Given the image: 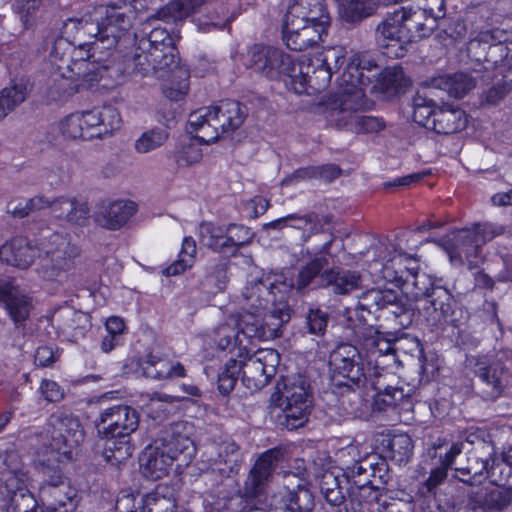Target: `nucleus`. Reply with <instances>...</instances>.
<instances>
[{
    "label": "nucleus",
    "mask_w": 512,
    "mask_h": 512,
    "mask_svg": "<svg viewBox=\"0 0 512 512\" xmlns=\"http://www.w3.org/2000/svg\"><path fill=\"white\" fill-rule=\"evenodd\" d=\"M208 0H172L157 12V17L165 21L182 20Z\"/></svg>",
    "instance_id": "6e6d98bb"
},
{
    "label": "nucleus",
    "mask_w": 512,
    "mask_h": 512,
    "mask_svg": "<svg viewBox=\"0 0 512 512\" xmlns=\"http://www.w3.org/2000/svg\"><path fill=\"white\" fill-rule=\"evenodd\" d=\"M116 512H175L176 499L173 489L158 485L152 492L137 499L133 494H125L116 502Z\"/></svg>",
    "instance_id": "412c9836"
},
{
    "label": "nucleus",
    "mask_w": 512,
    "mask_h": 512,
    "mask_svg": "<svg viewBox=\"0 0 512 512\" xmlns=\"http://www.w3.org/2000/svg\"><path fill=\"white\" fill-rule=\"evenodd\" d=\"M332 75L324 65L315 64V57H303L298 63V77H295L294 83L302 86L300 93L306 90V86L320 92L329 85Z\"/></svg>",
    "instance_id": "c9c22d12"
},
{
    "label": "nucleus",
    "mask_w": 512,
    "mask_h": 512,
    "mask_svg": "<svg viewBox=\"0 0 512 512\" xmlns=\"http://www.w3.org/2000/svg\"><path fill=\"white\" fill-rule=\"evenodd\" d=\"M226 232L224 226L212 222H203L199 228L200 241L216 252L227 253Z\"/></svg>",
    "instance_id": "5fc2aeb1"
},
{
    "label": "nucleus",
    "mask_w": 512,
    "mask_h": 512,
    "mask_svg": "<svg viewBox=\"0 0 512 512\" xmlns=\"http://www.w3.org/2000/svg\"><path fill=\"white\" fill-rule=\"evenodd\" d=\"M51 453H56L55 460H71L73 450L84 441V431L77 417L65 412H58L50 419Z\"/></svg>",
    "instance_id": "ddd939ff"
},
{
    "label": "nucleus",
    "mask_w": 512,
    "mask_h": 512,
    "mask_svg": "<svg viewBox=\"0 0 512 512\" xmlns=\"http://www.w3.org/2000/svg\"><path fill=\"white\" fill-rule=\"evenodd\" d=\"M361 351L350 344H341L333 350L329 357L331 388H343L348 384L362 388L365 385L367 378L361 363Z\"/></svg>",
    "instance_id": "9b49d317"
},
{
    "label": "nucleus",
    "mask_w": 512,
    "mask_h": 512,
    "mask_svg": "<svg viewBox=\"0 0 512 512\" xmlns=\"http://www.w3.org/2000/svg\"><path fill=\"white\" fill-rule=\"evenodd\" d=\"M139 421L138 411L125 404L103 409L95 420L98 435L109 440L104 457L112 465H119L132 456L130 436L138 429Z\"/></svg>",
    "instance_id": "f03ea898"
},
{
    "label": "nucleus",
    "mask_w": 512,
    "mask_h": 512,
    "mask_svg": "<svg viewBox=\"0 0 512 512\" xmlns=\"http://www.w3.org/2000/svg\"><path fill=\"white\" fill-rule=\"evenodd\" d=\"M226 229L227 253L236 255L239 248L249 244L254 236L250 228L240 224H229Z\"/></svg>",
    "instance_id": "69168bd1"
},
{
    "label": "nucleus",
    "mask_w": 512,
    "mask_h": 512,
    "mask_svg": "<svg viewBox=\"0 0 512 512\" xmlns=\"http://www.w3.org/2000/svg\"><path fill=\"white\" fill-rule=\"evenodd\" d=\"M286 217L288 227L298 230H304L309 227V233H303L302 235L303 242H307L312 235L322 232L324 224L330 222V218L328 216L320 217L314 211L303 215L293 213Z\"/></svg>",
    "instance_id": "3c124183"
},
{
    "label": "nucleus",
    "mask_w": 512,
    "mask_h": 512,
    "mask_svg": "<svg viewBox=\"0 0 512 512\" xmlns=\"http://www.w3.org/2000/svg\"><path fill=\"white\" fill-rule=\"evenodd\" d=\"M294 476L287 479V492L283 497L281 506L270 508L269 512H312L314 498L308 488H305L303 480L296 486L293 485Z\"/></svg>",
    "instance_id": "e433bc0d"
},
{
    "label": "nucleus",
    "mask_w": 512,
    "mask_h": 512,
    "mask_svg": "<svg viewBox=\"0 0 512 512\" xmlns=\"http://www.w3.org/2000/svg\"><path fill=\"white\" fill-rule=\"evenodd\" d=\"M467 361L477 378V395L484 401H495L501 397L508 383L504 365L489 362L485 357H472Z\"/></svg>",
    "instance_id": "f3484780"
},
{
    "label": "nucleus",
    "mask_w": 512,
    "mask_h": 512,
    "mask_svg": "<svg viewBox=\"0 0 512 512\" xmlns=\"http://www.w3.org/2000/svg\"><path fill=\"white\" fill-rule=\"evenodd\" d=\"M136 210L134 202L117 200L101 206L94 218L101 227L109 230H118L131 219Z\"/></svg>",
    "instance_id": "f704fd0d"
},
{
    "label": "nucleus",
    "mask_w": 512,
    "mask_h": 512,
    "mask_svg": "<svg viewBox=\"0 0 512 512\" xmlns=\"http://www.w3.org/2000/svg\"><path fill=\"white\" fill-rule=\"evenodd\" d=\"M405 286L417 305H421L429 297L432 289L437 287L434 286L430 277L423 272L410 273L406 277Z\"/></svg>",
    "instance_id": "bf43d9fd"
},
{
    "label": "nucleus",
    "mask_w": 512,
    "mask_h": 512,
    "mask_svg": "<svg viewBox=\"0 0 512 512\" xmlns=\"http://www.w3.org/2000/svg\"><path fill=\"white\" fill-rule=\"evenodd\" d=\"M291 318V310L287 303L269 311L243 309L240 313L232 314V320L237 324L241 335L249 342L254 340L268 341L280 336V329Z\"/></svg>",
    "instance_id": "6e6552de"
},
{
    "label": "nucleus",
    "mask_w": 512,
    "mask_h": 512,
    "mask_svg": "<svg viewBox=\"0 0 512 512\" xmlns=\"http://www.w3.org/2000/svg\"><path fill=\"white\" fill-rule=\"evenodd\" d=\"M309 387L307 378L300 374L285 377L277 384V391L272 395L271 401L281 408L279 423L288 430L302 427L308 419L311 406Z\"/></svg>",
    "instance_id": "0eeeda50"
},
{
    "label": "nucleus",
    "mask_w": 512,
    "mask_h": 512,
    "mask_svg": "<svg viewBox=\"0 0 512 512\" xmlns=\"http://www.w3.org/2000/svg\"><path fill=\"white\" fill-rule=\"evenodd\" d=\"M78 44H74L73 57H71V70L67 71V75H71L70 78L83 81H98L104 76V72L107 71L109 66L102 64L106 61L103 55L105 51L103 49L94 48V39L92 41H84L79 39Z\"/></svg>",
    "instance_id": "a211bd4d"
},
{
    "label": "nucleus",
    "mask_w": 512,
    "mask_h": 512,
    "mask_svg": "<svg viewBox=\"0 0 512 512\" xmlns=\"http://www.w3.org/2000/svg\"><path fill=\"white\" fill-rule=\"evenodd\" d=\"M332 392L338 397L339 406L347 416L364 418L369 415L372 404L363 397L361 388L348 384L343 388L332 387Z\"/></svg>",
    "instance_id": "4c0bfd02"
},
{
    "label": "nucleus",
    "mask_w": 512,
    "mask_h": 512,
    "mask_svg": "<svg viewBox=\"0 0 512 512\" xmlns=\"http://www.w3.org/2000/svg\"><path fill=\"white\" fill-rule=\"evenodd\" d=\"M194 453V444L188 436L165 431L141 452V473L151 480L161 479L169 474L174 462L179 467L188 465Z\"/></svg>",
    "instance_id": "20e7f679"
},
{
    "label": "nucleus",
    "mask_w": 512,
    "mask_h": 512,
    "mask_svg": "<svg viewBox=\"0 0 512 512\" xmlns=\"http://www.w3.org/2000/svg\"><path fill=\"white\" fill-rule=\"evenodd\" d=\"M330 26L311 23L290 25L283 22L282 34L287 47L294 51H303L323 41Z\"/></svg>",
    "instance_id": "7c9ffc66"
},
{
    "label": "nucleus",
    "mask_w": 512,
    "mask_h": 512,
    "mask_svg": "<svg viewBox=\"0 0 512 512\" xmlns=\"http://www.w3.org/2000/svg\"><path fill=\"white\" fill-rule=\"evenodd\" d=\"M349 326L354 331L360 349L366 353L369 363H374L377 368L382 370L398 366L395 343L386 339L374 328L372 323L349 322Z\"/></svg>",
    "instance_id": "4468645a"
},
{
    "label": "nucleus",
    "mask_w": 512,
    "mask_h": 512,
    "mask_svg": "<svg viewBox=\"0 0 512 512\" xmlns=\"http://www.w3.org/2000/svg\"><path fill=\"white\" fill-rule=\"evenodd\" d=\"M322 281L323 287L331 286L335 294L344 295L360 286L361 276L357 271L334 267L323 272Z\"/></svg>",
    "instance_id": "37998d69"
},
{
    "label": "nucleus",
    "mask_w": 512,
    "mask_h": 512,
    "mask_svg": "<svg viewBox=\"0 0 512 512\" xmlns=\"http://www.w3.org/2000/svg\"><path fill=\"white\" fill-rule=\"evenodd\" d=\"M364 107L365 102L359 92L354 93L352 98L333 96L328 104L327 117L338 129L352 131L358 112Z\"/></svg>",
    "instance_id": "c756f323"
},
{
    "label": "nucleus",
    "mask_w": 512,
    "mask_h": 512,
    "mask_svg": "<svg viewBox=\"0 0 512 512\" xmlns=\"http://www.w3.org/2000/svg\"><path fill=\"white\" fill-rule=\"evenodd\" d=\"M242 372V360L230 358L218 374V390L221 394H229L235 387L239 374Z\"/></svg>",
    "instance_id": "0e129e2a"
},
{
    "label": "nucleus",
    "mask_w": 512,
    "mask_h": 512,
    "mask_svg": "<svg viewBox=\"0 0 512 512\" xmlns=\"http://www.w3.org/2000/svg\"><path fill=\"white\" fill-rule=\"evenodd\" d=\"M49 247L40 257L35 268L38 277L47 282L65 284L70 280L75 269L76 248L61 234L54 233L49 237Z\"/></svg>",
    "instance_id": "1a4fd4ad"
},
{
    "label": "nucleus",
    "mask_w": 512,
    "mask_h": 512,
    "mask_svg": "<svg viewBox=\"0 0 512 512\" xmlns=\"http://www.w3.org/2000/svg\"><path fill=\"white\" fill-rule=\"evenodd\" d=\"M131 28L132 11L128 5L113 2L99 5L80 18L64 21L65 34L76 35L79 39H94V48L103 49L106 57Z\"/></svg>",
    "instance_id": "f257e3e1"
},
{
    "label": "nucleus",
    "mask_w": 512,
    "mask_h": 512,
    "mask_svg": "<svg viewBox=\"0 0 512 512\" xmlns=\"http://www.w3.org/2000/svg\"><path fill=\"white\" fill-rule=\"evenodd\" d=\"M413 113L412 119L414 122L427 129H432L434 122V113L437 111L433 100L417 94L412 102Z\"/></svg>",
    "instance_id": "680f3d73"
},
{
    "label": "nucleus",
    "mask_w": 512,
    "mask_h": 512,
    "mask_svg": "<svg viewBox=\"0 0 512 512\" xmlns=\"http://www.w3.org/2000/svg\"><path fill=\"white\" fill-rule=\"evenodd\" d=\"M465 442L471 448H466V462L455 468L456 478L469 486H477L488 479L496 448L492 441L474 434L469 435Z\"/></svg>",
    "instance_id": "9d476101"
},
{
    "label": "nucleus",
    "mask_w": 512,
    "mask_h": 512,
    "mask_svg": "<svg viewBox=\"0 0 512 512\" xmlns=\"http://www.w3.org/2000/svg\"><path fill=\"white\" fill-rule=\"evenodd\" d=\"M333 241V237L326 241L319 250V253L299 270L296 280L291 284V287L297 292L304 293L310 285L323 287L322 275L329 265L327 255L330 253Z\"/></svg>",
    "instance_id": "2f4dec72"
},
{
    "label": "nucleus",
    "mask_w": 512,
    "mask_h": 512,
    "mask_svg": "<svg viewBox=\"0 0 512 512\" xmlns=\"http://www.w3.org/2000/svg\"><path fill=\"white\" fill-rule=\"evenodd\" d=\"M383 442L386 457L399 465L408 462L413 454V441L407 434H397Z\"/></svg>",
    "instance_id": "864d4df0"
},
{
    "label": "nucleus",
    "mask_w": 512,
    "mask_h": 512,
    "mask_svg": "<svg viewBox=\"0 0 512 512\" xmlns=\"http://www.w3.org/2000/svg\"><path fill=\"white\" fill-rule=\"evenodd\" d=\"M89 214L86 203L75 198L59 197L54 199L52 216L72 224L83 223Z\"/></svg>",
    "instance_id": "de8ad7c7"
},
{
    "label": "nucleus",
    "mask_w": 512,
    "mask_h": 512,
    "mask_svg": "<svg viewBox=\"0 0 512 512\" xmlns=\"http://www.w3.org/2000/svg\"><path fill=\"white\" fill-rule=\"evenodd\" d=\"M197 248L192 237H185L179 253V258L163 270L165 276H176L191 268L195 262Z\"/></svg>",
    "instance_id": "4d7b16f0"
},
{
    "label": "nucleus",
    "mask_w": 512,
    "mask_h": 512,
    "mask_svg": "<svg viewBox=\"0 0 512 512\" xmlns=\"http://www.w3.org/2000/svg\"><path fill=\"white\" fill-rule=\"evenodd\" d=\"M280 456V450L270 449L258 457L244 481L241 490L243 498L254 500L265 493Z\"/></svg>",
    "instance_id": "4be33fe9"
},
{
    "label": "nucleus",
    "mask_w": 512,
    "mask_h": 512,
    "mask_svg": "<svg viewBox=\"0 0 512 512\" xmlns=\"http://www.w3.org/2000/svg\"><path fill=\"white\" fill-rule=\"evenodd\" d=\"M511 504V489L483 488L467 494L463 512H503Z\"/></svg>",
    "instance_id": "bb28decb"
},
{
    "label": "nucleus",
    "mask_w": 512,
    "mask_h": 512,
    "mask_svg": "<svg viewBox=\"0 0 512 512\" xmlns=\"http://www.w3.org/2000/svg\"><path fill=\"white\" fill-rule=\"evenodd\" d=\"M377 312H382L399 329L408 328L415 316L414 308L397 291L372 288L361 294L354 309H347V320L355 324L372 323Z\"/></svg>",
    "instance_id": "423d86ee"
},
{
    "label": "nucleus",
    "mask_w": 512,
    "mask_h": 512,
    "mask_svg": "<svg viewBox=\"0 0 512 512\" xmlns=\"http://www.w3.org/2000/svg\"><path fill=\"white\" fill-rule=\"evenodd\" d=\"M283 22L295 24H321L330 26L331 17L324 0H293L288 6Z\"/></svg>",
    "instance_id": "cd10ccee"
},
{
    "label": "nucleus",
    "mask_w": 512,
    "mask_h": 512,
    "mask_svg": "<svg viewBox=\"0 0 512 512\" xmlns=\"http://www.w3.org/2000/svg\"><path fill=\"white\" fill-rule=\"evenodd\" d=\"M142 369L146 377L158 380L185 375V369L179 362L174 363L155 356H149L144 362Z\"/></svg>",
    "instance_id": "09e8293b"
},
{
    "label": "nucleus",
    "mask_w": 512,
    "mask_h": 512,
    "mask_svg": "<svg viewBox=\"0 0 512 512\" xmlns=\"http://www.w3.org/2000/svg\"><path fill=\"white\" fill-rule=\"evenodd\" d=\"M168 139L165 129L154 128L144 132L135 142V150L138 153H149L161 147Z\"/></svg>",
    "instance_id": "774afa93"
},
{
    "label": "nucleus",
    "mask_w": 512,
    "mask_h": 512,
    "mask_svg": "<svg viewBox=\"0 0 512 512\" xmlns=\"http://www.w3.org/2000/svg\"><path fill=\"white\" fill-rule=\"evenodd\" d=\"M242 360V382L251 391L259 390L275 376L280 355L275 349H259Z\"/></svg>",
    "instance_id": "6ab92c4d"
},
{
    "label": "nucleus",
    "mask_w": 512,
    "mask_h": 512,
    "mask_svg": "<svg viewBox=\"0 0 512 512\" xmlns=\"http://www.w3.org/2000/svg\"><path fill=\"white\" fill-rule=\"evenodd\" d=\"M488 34H482L478 39L470 41L468 54L484 64L486 70H499L503 80L510 82L512 87V43H488Z\"/></svg>",
    "instance_id": "dca6fc26"
},
{
    "label": "nucleus",
    "mask_w": 512,
    "mask_h": 512,
    "mask_svg": "<svg viewBox=\"0 0 512 512\" xmlns=\"http://www.w3.org/2000/svg\"><path fill=\"white\" fill-rule=\"evenodd\" d=\"M361 69H364L361 62V56L359 54H355L350 58L346 68L339 78V87L333 96L352 98L354 93L359 92L361 94V99L364 100L365 94L361 87L363 83V73Z\"/></svg>",
    "instance_id": "58836bf2"
},
{
    "label": "nucleus",
    "mask_w": 512,
    "mask_h": 512,
    "mask_svg": "<svg viewBox=\"0 0 512 512\" xmlns=\"http://www.w3.org/2000/svg\"><path fill=\"white\" fill-rule=\"evenodd\" d=\"M411 407V389L400 385V381L384 393L376 394L372 403V408L379 412L395 409L408 411Z\"/></svg>",
    "instance_id": "ea45409f"
},
{
    "label": "nucleus",
    "mask_w": 512,
    "mask_h": 512,
    "mask_svg": "<svg viewBox=\"0 0 512 512\" xmlns=\"http://www.w3.org/2000/svg\"><path fill=\"white\" fill-rule=\"evenodd\" d=\"M29 491L22 478L13 471H5L0 477V495L4 504L16 498V495Z\"/></svg>",
    "instance_id": "338daca9"
},
{
    "label": "nucleus",
    "mask_w": 512,
    "mask_h": 512,
    "mask_svg": "<svg viewBox=\"0 0 512 512\" xmlns=\"http://www.w3.org/2000/svg\"><path fill=\"white\" fill-rule=\"evenodd\" d=\"M468 123V118L464 110L458 107L443 106L437 108L434 113V122L432 129L438 134H454L463 130Z\"/></svg>",
    "instance_id": "79ce46f5"
},
{
    "label": "nucleus",
    "mask_w": 512,
    "mask_h": 512,
    "mask_svg": "<svg viewBox=\"0 0 512 512\" xmlns=\"http://www.w3.org/2000/svg\"><path fill=\"white\" fill-rule=\"evenodd\" d=\"M404 14L398 10L389 13L375 29L377 44L383 49L382 53L390 58H401L406 54L407 32L403 30Z\"/></svg>",
    "instance_id": "5701e85b"
},
{
    "label": "nucleus",
    "mask_w": 512,
    "mask_h": 512,
    "mask_svg": "<svg viewBox=\"0 0 512 512\" xmlns=\"http://www.w3.org/2000/svg\"><path fill=\"white\" fill-rule=\"evenodd\" d=\"M241 332L237 328V324L233 322L230 315L225 323L220 324L214 331V342L220 350H229L233 352L237 350V357L248 355L247 347L240 338Z\"/></svg>",
    "instance_id": "c03bdc74"
},
{
    "label": "nucleus",
    "mask_w": 512,
    "mask_h": 512,
    "mask_svg": "<svg viewBox=\"0 0 512 512\" xmlns=\"http://www.w3.org/2000/svg\"><path fill=\"white\" fill-rule=\"evenodd\" d=\"M39 496L48 512H74L78 504L77 491L70 483L41 485Z\"/></svg>",
    "instance_id": "72a5a7b5"
},
{
    "label": "nucleus",
    "mask_w": 512,
    "mask_h": 512,
    "mask_svg": "<svg viewBox=\"0 0 512 512\" xmlns=\"http://www.w3.org/2000/svg\"><path fill=\"white\" fill-rule=\"evenodd\" d=\"M379 85L387 92L399 93L403 92L410 82L405 77L402 67L391 66L385 68L380 74Z\"/></svg>",
    "instance_id": "e2e57ef3"
},
{
    "label": "nucleus",
    "mask_w": 512,
    "mask_h": 512,
    "mask_svg": "<svg viewBox=\"0 0 512 512\" xmlns=\"http://www.w3.org/2000/svg\"><path fill=\"white\" fill-rule=\"evenodd\" d=\"M246 117L247 108L244 105L226 99L190 113L187 130L200 143L210 144L239 129Z\"/></svg>",
    "instance_id": "7ed1b4c3"
},
{
    "label": "nucleus",
    "mask_w": 512,
    "mask_h": 512,
    "mask_svg": "<svg viewBox=\"0 0 512 512\" xmlns=\"http://www.w3.org/2000/svg\"><path fill=\"white\" fill-rule=\"evenodd\" d=\"M135 39L139 43V49L143 51L154 47L175 45L172 36L166 28L152 27L151 23L145 24L140 33H135Z\"/></svg>",
    "instance_id": "603ef678"
},
{
    "label": "nucleus",
    "mask_w": 512,
    "mask_h": 512,
    "mask_svg": "<svg viewBox=\"0 0 512 512\" xmlns=\"http://www.w3.org/2000/svg\"><path fill=\"white\" fill-rule=\"evenodd\" d=\"M28 96L27 85L20 82H12L0 90V121L5 119L18 106L25 102Z\"/></svg>",
    "instance_id": "8fccbe9b"
},
{
    "label": "nucleus",
    "mask_w": 512,
    "mask_h": 512,
    "mask_svg": "<svg viewBox=\"0 0 512 512\" xmlns=\"http://www.w3.org/2000/svg\"><path fill=\"white\" fill-rule=\"evenodd\" d=\"M379 6V0H341L339 19L343 24L356 27L365 19L373 16Z\"/></svg>",
    "instance_id": "a19ab883"
},
{
    "label": "nucleus",
    "mask_w": 512,
    "mask_h": 512,
    "mask_svg": "<svg viewBox=\"0 0 512 512\" xmlns=\"http://www.w3.org/2000/svg\"><path fill=\"white\" fill-rule=\"evenodd\" d=\"M377 312H382L399 329L408 328L415 316L414 308L397 291L372 288L361 294L354 309H347V320L355 324L372 323Z\"/></svg>",
    "instance_id": "39448f33"
},
{
    "label": "nucleus",
    "mask_w": 512,
    "mask_h": 512,
    "mask_svg": "<svg viewBox=\"0 0 512 512\" xmlns=\"http://www.w3.org/2000/svg\"><path fill=\"white\" fill-rule=\"evenodd\" d=\"M241 462L239 447L230 438H214L205 445L202 463L207 471L216 476L217 481L238 474Z\"/></svg>",
    "instance_id": "2eb2a0df"
},
{
    "label": "nucleus",
    "mask_w": 512,
    "mask_h": 512,
    "mask_svg": "<svg viewBox=\"0 0 512 512\" xmlns=\"http://www.w3.org/2000/svg\"><path fill=\"white\" fill-rule=\"evenodd\" d=\"M38 255V248L23 236L14 237L0 246V261L21 270L28 269Z\"/></svg>",
    "instance_id": "473e14b6"
},
{
    "label": "nucleus",
    "mask_w": 512,
    "mask_h": 512,
    "mask_svg": "<svg viewBox=\"0 0 512 512\" xmlns=\"http://www.w3.org/2000/svg\"><path fill=\"white\" fill-rule=\"evenodd\" d=\"M253 69L270 79L288 76L295 80L298 71L293 57L282 49L270 46L255 47L251 57Z\"/></svg>",
    "instance_id": "aec40b11"
},
{
    "label": "nucleus",
    "mask_w": 512,
    "mask_h": 512,
    "mask_svg": "<svg viewBox=\"0 0 512 512\" xmlns=\"http://www.w3.org/2000/svg\"><path fill=\"white\" fill-rule=\"evenodd\" d=\"M455 307L453 295L445 288L438 286L432 289L429 297L416 308L425 317L428 325L437 327L452 321Z\"/></svg>",
    "instance_id": "a878e982"
},
{
    "label": "nucleus",
    "mask_w": 512,
    "mask_h": 512,
    "mask_svg": "<svg viewBox=\"0 0 512 512\" xmlns=\"http://www.w3.org/2000/svg\"><path fill=\"white\" fill-rule=\"evenodd\" d=\"M437 11L432 7L429 9L412 10L401 7L398 13L404 14L403 17V30L407 32V43L428 37L437 27V20L445 15L444 0H435Z\"/></svg>",
    "instance_id": "b1692460"
},
{
    "label": "nucleus",
    "mask_w": 512,
    "mask_h": 512,
    "mask_svg": "<svg viewBox=\"0 0 512 512\" xmlns=\"http://www.w3.org/2000/svg\"><path fill=\"white\" fill-rule=\"evenodd\" d=\"M274 279L270 275H250L242 291L244 309L255 311H269L278 307L282 302L275 303Z\"/></svg>",
    "instance_id": "393cba45"
},
{
    "label": "nucleus",
    "mask_w": 512,
    "mask_h": 512,
    "mask_svg": "<svg viewBox=\"0 0 512 512\" xmlns=\"http://www.w3.org/2000/svg\"><path fill=\"white\" fill-rule=\"evenodd\" d=\"M361 351L350 344H341L333 350L329 357L331 388H343L348 384L362 388L365 385L367 378L361 363Z\"/></svg>",
    "instance_id": "f8f14e48"
},
{
    "label": "nucleus",
    "mask_w": 512,
    "mask_h": 512,
    "mask_svg": "<svg viewBox=\"0 0 512 512\" xmlns=\"http://www.w3.org/2000/svg\"><path fill=\"white\" fill-rule=\"evenodd\" d=\"M452 246L449 254L452 261L466 263L469 269L477 268L483 262L482 246L476 242L471 228H464L452 233Z\"/></svg>",
    "instance_id": "c85d7f7f"
},
{
    "label": "nucleus",
    "mask_w": 512,
    "mask_h": 512,
    "mask_svg": "<svg viewBox=\"0 0 512 512\" xmlns=\"http://www.w3.org/2000/svg\"><path fill=\"white\" fill-rule=\"evenodd\" d=\"M62 33L64 36H60L53 41L49 59L63 78H70L71 75H67V71L71 70V57H73L74 43H72L68 39V35L64 33V23L62 24ZM69 37H71V35H69ZM72 37L78 38L76 35H72Z\"/></svg>",
    "instance_id": "49530a36"
},
{
    "label": "nucleus",
    "mask_w": 512,
    "mask_h": 512,
    "mask_svg": "<svg viewBox=\"0 0 512 512\" xmlns=\"http://www.w3.org/2000/svg\"><path fill=\"white\" fill-rule=\"evenodd\" d=\"M5 306L13 321L20 323L28 318L33 308L32 298L18 289L12 292V296L7 299Z\"/></svg>",
    "instance_id": "052dcab7"
},
{
    "label": "nucleus",
    "mask_w": 512,
    "mask_h": 512,
    "mask_svg": "<svg viewBox=\"0 0 512 512\" xmlns=\"http://www.w3.org/2000/svg\"><path fill=\"white\" fill-rule=\"evenodd\" d=\"M155 73L174 72L181 67L178 63V52L175 45L148 49Z\"/></svg>",
    "instance_id": "13d9d810"
},
{
    "label": "nucleus",
    "mask_w": 512,
    "mask_h": 512,
    "mask_svg": "<svg viewBox=\"0 0 512 512\" xmlns=\"http://www.w3.org/2000/svg\"><path fill=\"white\" fill-rule=\"evenodd\" d=\"M432 88L446 91L450 97L462 98L475 88L476 81L466 73L440 75L431 79Z\"/></svg>",
    "instance_id": "a18cd8bd"
}]
</instances>
